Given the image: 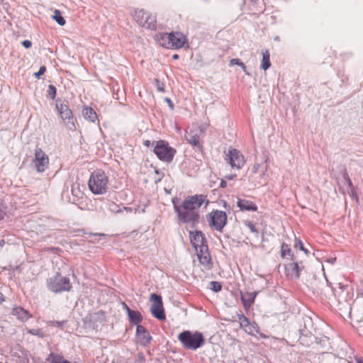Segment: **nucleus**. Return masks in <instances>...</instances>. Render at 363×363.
Instances as JSON below:
<instances>
[{
    "label": "nucleus",
    "instance_id": "f257e3e1",
    "mask_svg": "<svg viewBox=\"0 0 363 363\" xmlns=\"http://www.w3.org/2000/svg\"><path fill=\"white\" fill-rule=\"evenodd\" d=\"M205 198L202 194L189 196L181 205L178 204L176 199H173L174 209L177 214L179 221L192 225L199 223L200 218L199 211L205 202Z\"/></svg>",
    "mask_w": 363,
    "mask_h": 363
},
{
    "label": "nucleus",
    "instance_id": "f03ea898",
    "mask_svg": "<svg viewBox=\"0 0 363 363\" xmlns=\"http://www.w3.org/2000/svg\"><path fill=\"white\" fill-rule=\"evenodd\" d=\"M178 340L185 349L191 350H196L205 342L203 334L199 331L184 330L178 335Z\"/></svg>",
    "mask_w": 363,
    "mask_h": 363
},
{
    "label": "nucleus",
    "instance_id": "7ed1b4c3",
    "mask_svg": "<svg viewBox=\"0 0 363 363\" xmlns=\"http://www.w3.org/2000/svg\"><path fill=\"white\" fill-rule=\"evenodd\" d=\"M108 178L106 174L101 171L94 172L89 180V187L94 194H103L106 192Z\"/></svg>",
    "mask_w": 363,
    "mask_h": 363
},
{
    "label": "nucleus",
    "instance_id": "20e7f679",
    "mask_svg": "<svg viewBox=\"0 0 363 363\" xmlns=\"http://www.w3.org/2000/svg\"><path fill=\"white\" fill-rule=\"evenodd\" d=\"M47 288L51 292L57 294L63 291H69L72 289V285L69 282V279L63 277L59 273H57L53 277L47 279Z\"/></svg>",
    "mask_w": 363,
    "mask_h": 363
},
{
    "label": "nucleus",
    "instance_id": "39448f33",
    "mask_svg": "<svg viewBox=\"0 0 363 363\" xmlns=\"http://www.w3.org/2000/svg\"><path fill=\"white\" fill-rule=\"evenodd\" d=\"M154 152L160 160L171 162L173 160L176 150L170 147L167 142L161 140L156 143Z\"/></svg>",
    "mask_w": 363,
    "mask_h": 363
},
{
    "label": "nucleus",
    "instance_id": "423d86ee",
    "mask_svg": "<svg viewBox=\"0 0 363 363\" xmlns=\"http://www.w3.org/2000/svg\"><path fill=\"white\" fill-rule=\"evenodd\" d=\"M209 225L218 231H222L227 223L226 213L223 211H213L208 215Z\"/></svg>",
    "mask_w": 363,
    "mask_h": 363
},
{
    "label": "nucleus",
    "instance_id": "0eeeda50",
    "mask_svg": "<svg viewBox=\"0 0 363 363\" xmlns=\"http://www.w3.org/2000/svg\"><path fill=\"white\" fill-rule=\"evenodd\" d=\"M135 18L140 26L150 30L155 29L156 17L151 13L144 10H139L135 11Z\"/></svg>",
    "mask_w": 363,
    "mask_h": 363
},
{
    "label": "nucleus",
    "instance_id": "6e6552de",
    "mask_svg": "<svg viewBox=\"0 0 363 363\" xmlns=\"http://www.w3.org/2000/svg\"><path fill=\"white\" fill-rule=\"evenodd\" d=\"M225 160L233 169H240L245 163L244 156L241 152L233 147H230L226 152Z\"/></svg>",
    "mask_w": 363,
    "mask_h": 363
},
{
    "label": "nucleus",
    "instance_id": "1a4fd4ad",
    "mask_svg": "<svg viewBox=\"0 0 363 363\" xmlns=\"http://www.w3.org/2000/svg\"><path fill=\"white\" fill-rule=\"evenodd\" d=\"M150 301L152 302L150 307L152 315L160 320H164L166 318L162 297L156 294L150 295Z\"/></svg>",
    "mask_w": 363,
    "mask_h": 363
},
{
    "label": "nucleus",
    "instance_id": "9d476101",
    "mask_svg": "<svg viewBox=\"0 0 363 363\" xmlns=\"http://www.w3.org/2000/svg\"><path fill=\"white\" fill-rule=\"evenodd\" d=\"M56 108L60 115L61 118L65 123L67 128L72 130H75L76 126L73 121L72 113L69 107L64 104H57Z\"/></svg>",
    "mask_w": 363,
    "mask_h": 363
},
{
    "label": "nucleus",
    "instance_id": "9b49d317",
    "mask_svg": "<svg viewBox=\"0 0 363 363\" xmlns=\"http://www.w3.org/2000/svg\"><path fill=\"white\" fill-rule=\"evenodd\" d=\"M49 159L45 153L40 149L35 150V159L33 161V165L38 172H43L48 166Z\"/></svg>",
    "mask_w": 363,
    "mask_h": 363
},
{
    "label": "nucleus",
    "instance_id": "f8f14e48",
    "mask_svg": "<svg viewBox=\"0 0 363 363\" xmlns=\"http://www.w3.org/2000/svg\"><path fill=\"white\" fill-rule=\"evenodd\" d=\"M196 255L201 264L204 267L205 269L208 270L211 269L213 263L208 252V247H202V249L196 252Z\"/></svg>",
    "mask_w": 363,
    "mask_h": 363
},
{
    "label": "nucleus",
    "instance_id": "ddd939ff",
    "mask_svg": "<svg viewBox=\"0 0 363 363\" xmlns=\"http://www.w3.org/2000/svg\"><path fill=\"white\" fill-rule=\"evenodd\" d=\"M190 240L196 252L202 249V247H208L204 235L201 231L190 233Z\"/></svg>",
    "mask_w": 363,
    "mask_h": 363
},
{
    "label": "nucleus",
    "instance_id": "4468645a",
    "mask_svg": "<svg viewBox=\"0 0 363 363\" xmlns=\"http://www.w3.org/2000/svg\"><path fill=\"white\" fill-rule=\"evenodd\" d=\"M135 335L138 342L143 346L147 345L152 340L149 332L141 325H137Z\"/></svg>",
    "mask_w": 363,
    "mask_h": 363
},
{
    "label": "nucleus",
    "instance_id": "2eb2a0df",
    "mask_svg": "<svg viewBox=\"0 0 363 363\" xmlns=\"http://www.w3.org/2000/svg\"><path fill=\"white\" fill-rule=\"evenodd\" d=\"M201 134V130L200 129H191L186 133L185 138L189 144L192 145L194 147L201 149V146L199 141Z\"/></svg>",
    "mask_w": 363,
    "mask_h": 363
},
{
    "label": "nucleus",
    "instance_id": "dca6fc26",
    "mask_svg": "<svg viewBox=\"0 0 363 363\" xmlns=\"http://www.w3.org/2000/svg\"><path fill=\"white\" fill-rule=\"evenodd\" d=\"M172 40L170 41L171 48L169 49H179L182 48L186 41V37L179 32L171 33Z\"/></svg>",
    "mask_w": 363,
    "mask_h": 363
},
{
    "label": "nucleus",
    "instance_id": "f3484780",
    "mask_svg": "<svg viewBox=\"0 0 363 363\" xmlns=\"http://www.w3.org/2000/svg\"><path fill=\"white\" fill-rule=\"evenodd\" d=\"M286 275L291 277H295L298 279L300 277L299 272L301 267L298 266L297 262H292L288 264L286 267Z\"/></svg>",
    "mask_w": 363,
    "mask_h": 363
},
{
    "label": "nucleus",
    "instance_id": "a211bd4d",
    "mask_svg": "<svg viewBox=\"0 0 363 363\" xmlns=\"http://www.w3.org/2000/svg\"><path fill=\"white\" fill-rule=\"evenodd\" d=\"M127 313L128 315L129 321L134 325H138L142 320L143 317L141 315V313L138 311H133L130 308H129L125 304H124Z\"/></svg>",
    "mask_w": 363,
    "mask_h": 363
},
{
    "label": "nucleus",
    "instance_id": "6ab92c4d",
    "mask_svg": "<svg viewBox=\"0 0 363 363\" xmlns=\"http://www.w3.org/2000/svg\"><path fill=\"white\" fill-rule=\"evenodd\" d=\"M237 206L240 208L241 211H256L257 210V207L255 205V203L245 199H238Z\"/></svg>",
    "mask_w": 363,
    "mask_h": 363
},
{
    "label": "nucleus",
    "instance_id": "aec40b11",
    "mask_svg": "<svg viewBox=\"0 0 363 363\" xmlns=\"http://www.w3.org/2000/svg\"><path fill=\"white\" fill-rule=\"evenodd\" d=\"M12 314L21 321H26L31 316L29 312L22 307L13 308Z\"/></svg>",
    "mask_w": 363,
    "mask_h": 363
},
{
    "label": "nucleus",
    "instance_id": "412c9836",
    "mask_svg": "<svg viewBox=\"0 0 363 363\" xmlns=\"http://www.w3.org/2000/svg\"><path fill=\"white\" fill-rule=\"evenodd\" d=\"M257 294V292H252L242 295L241 300L245 308H250L252 306V304L254 303Z\"/></svg>",
    "mask_w": 363,
    "mask_h": 363
},
{
    "label": "nucleus",
    "instance_id": "4be33fe9",
    "mask_svg": "<svg viewBox=\"0 0 363 363\" xmlns=\"http://www.w3.org/2000/svg\"><path fill=\"white\" fill-rule=\"evenodd\" d=\"M157 38L162 46L169 49L171 48L170 41L172 40L171 37V33H160L157 35Z\"/></svg>",
    "mask_w": 363,
    "mask_h": 363
},
{
    "label": "nucleus",
    "instance_id": "5701e85b",
    "mask_svg": "<svg viewBox=\"0 0 363 363\" xmlns=\"http://www.w3.org/2000/svg\"><path fill=\"white\" fill-rule=\"evenodd\" d=\"M82 114L85 119L91 122H95L97 120V114L92 108H84L82 111Z\"/></svg>",
    "mask_w": 363,
    "mask_h": 363
},
{
    "label": "nucleus",
    "instance_id": "b1692460",
    "mask_svg": "<svg viewBox=\"0 0 363 363\" xmlns=\"http://www.w3.org/2000/svg\"><path fill=\"white\" fill-rule=\"evenodd\" d=\"M269 58H270V54H269V50H266L264 52H262V60L261 67L264 70H267L271 66V62H270Z\"/></svg>",
    "mask_w": 363,
    "mask_h": 363
},
{
    "label": "nucleus",
    "instance_id": "393cba45",
    "mask_svg": "<svg viewBox=\"0 0 363 363\" xmlns=\"http://www.w3.org/2000/svg\"><path fill=\"white\" fill-rule=\"evenodd\" d=\"M238 319L241 328H243L245 330V331H252L250 328L251 325L250 320L246 316H245L244 315H239Z\"/></svg>",
    "mask_w": 363,
    "mask_h": 363
},
{
    "label": "nucleus",
    "instance_id": "a878e982",
    "mask_svg": "<svg viewBox=\"0 0 363 363\" xmlns=\"http://www.w3.org/2000/svg\"><path fill=\"white\" fill-rule=\"evenodd\" d=\"M52 18L60 25L64 26L66 23L64 17L62 16L61 12L59 10H55Z\"/></svg>",
    "mask_w": 363,
    "mask_h": 363
},
{
    "label": "nucleus",
    "instance_id": "bb28decb",
    "mask_svg": "<svg viewBox=\"0 0 363 363\" xmlns=\"http://www.w3.org/2000/svg\"><path fill=\"white\" fill-rule=\"evenodd\" d=\"M317 344L322 345L323 347H328L329 346V338L325 335L315 337Z\"/></svg>",
    "mask_w": 363,
    "mask_h": 363
},
{
    "label": "nucleus",
    "instance_id": "cd10ccee",
    "mask_svg": "<svg viewBox=\"0 0 363 363\" xmlns=\"http://www.w3.org/2000/svg\"><path fill=\"white\" fill-rule=\"evenodd\" d=\"M230 65H238V66H241V68L244 71V72L247 74V75H250V73L247 71V68H246V66L244 65V63H242L240 60L239 59H237V58H233L232 60H230Z\"/></svg>",
    "mask_w": 363,
    "mask_h": 363
},
{
    "label": "nucleus",
    "instance_id": "c85d7f7f",
    "mask_svg": "<svg viewBox=\"0 0 363 363\" xmlns=\"http://www.w3.org/2000/svg\"><path fill=\"white\" fill-rule=\"evenodd\" d=\"M71 191L74 197L80 198L82 196V192L79 190V184H74L72 186Z\"/></svg>",
    "mask_w": 363,
    "mask_h": 363
},
{
    "label": "nucleus",
    "instance_id": "c756f323",
    "mask_svg": "<svg viewBox=\"0 0 363 363\" xmlns=\"http://www.w3.org/2000/svg\"><path fill=\"white\" fill-rule=\"evenodd\" d=\"M210 289L214 292H218L222 289V284L218 281H211Z\"/></svg>",
    "mask_w": 363,
    "mask_h": 363
},
{
    "label": "nucleus",
    "instance_id": "7c9ffc66",
    "mask_svg": "<svg viewBox=\"0 0 363 363\" xmlns=\"http://www.w3.org/2000/svg\"><path fill=\"white\" fill-rule=\"evenodd\" d=\"M291 252V249L289 245L286 244H283L281 250V255L282 257H286V256H289Z\"/></svg>",
    "mask_w": 363,
    "mask_h": 363
},
{
    "label": "nucleus",
    "instance_id": "2f4dec72",
    "mask_svg": "<svg viewBox=\"0 0 363 363\" xmlns=\"http://www.w3.org/2000/svg\"><path fill=\"white\" fill-rule=\"evenodd\" d=\"M108 210L113 213L121 212L120 206L113 202L108 203Z\"/></svg>",
    "mask_w": 363,
    "mask_h": 363
},
{
    "label": "nucleus",
    "instance_id": "473e14b6",
    "mask_svg": "<svg viewBox=\"0 0 363 363\" xmlns=\"http://www.w3.org/2000/svg\"><path fill=\"white\" fill-rule=\"evenodd\" d=\"M155 85L157 87V89L160 92H164L165 86L164 83L161 82L158 79H155Z\"/></svg>",
    "mask_w": 363,
    "mask_h": 363
},
{
    "label": "nucleus",
    "instance_id": "72a5a7b5",
    "mask_svg": "<svg viewBox=\"0 0 363 363\" xmlns=\"http://www.w3.org/2000/svg\"><path fill=\"white\" fill-rule=\"evenodd\" d=\"M28 333L31 335L38 336L39 337H44V334L40 329H29Z\"/></svg>",
    "mask_w": 363,
    "mask_h": 363
},
{
    "label": "nucleus",
    "instance_id": "f704fd0d",
    "mask_svg": "<svg viewBox=\"0 0 363 363\" xmlns=\"http://www.w3.org/2000/svg\"><path fill=\"white\" fill-rule=\"evenodd\" d=\"M48 92L52 99H54L55 98L57 89L54 85L50 84L48 86Z\"/></svg>",
    "mask_w": 363,
    "mask_h": 363
},
{
    "label": "nucleus",
    "instance_id": "c9c22d12",
    "mask_svg": "<svg viewBox=\"0 0 363 363\" xmlns=\"http://www.w3.org/2000/svg\"><path fill=\"white\" fill-rule=\"evenodd\" d=\"M246 226L250 229V230L252 232V233H256V234H258V231L255 225V224L251 222V221H247L246 223Z\"/></svg>",
    "mask_w": 363,
    "mask_h": 363
},
{
    "label": "nucleus",
    "instance_id": "e433bc0d",
    "mask_svg": "<svg viewBox=\"0 0 363 363\" xmlns=\"http://www.w3.org/2000/svg\"><path fill=\"white\" fill-rule=\"evenodd\" d=\"M295 247H298L300 248L301 250L303 251L306 255H308V253L309 252L308 250H306L304 247H303V244L301 240H297L296 241V243H295Z\"/></svg>",
    "mask_w": 363,
    "mask_h": 363
},
{
    "label": "nucleus",
    "instance_id": "4c0bfd02",
    "mask_svg": "<svg viewBox=\"0 0 363 363\" xmlns=\"http://www.w3.org/2000/svg\"><path fill=\"white\" fill-rule=\"evenodd\" d=\"M66 321H57V320H52L50 322V325L54 327H58L61 328L62 325L65 323Z\"/></svg>",
    "mask_w": 363,
    "mask_h": 363
},
{
    "label": "nucleus",
    "instance_id": "58836bf2",
    "mask_svg": "<svg viewBox=\"0 0 363 363\" xmlns=\"http://www.w3.org/2000/svg\"><path fill=\"white\" fill-rule=\"evenodd\" d=\"M46 71V67L45 66H41L38 70V72H35L34 74L35 77L38 79H39L40 77V76H42L45 72Z\"/></svg>",
    "mask_w": 363,
    "mask_h": 363
},
{
    "label": "nucleus",
    "instance_id": "ea45409f",
    "mask_svg": "<svg viewBox=\"0 0 363 363\" xmlns=\"http://www.w3.org/2000/svg\"><path fill=\"white\" fill-rule=\"evenodd\" d=\"M21 44L26 48H30L32 45L31 42L28 40H25L22 41Z\"/></svg>",
    "mask_w": 363,
    "mask_h": 363
},
{
    "label": "nucleus",
    "instance_id": "a19ab883",
    "mask_svg": "<svg viewBox=\"0 0 363 363\" xmlns=\"http://www.w3.org/2000/svg\"><path fill=\"white\" fill-rule=\"evenodd\" d=\"M164 101L167 103L171 110L174 109V104L169 98H165Z\"/></svg>",
    "mask_w": 363,
    "mask_h": 363
},
{
    "label": "nucleus",
    "instance_id": "79ce46f5",
    "mask_svg": "<svg viewBox=\"0 0 363 363\" xmlns=\"http://www.w3.org/2000/svg\"><path fill=\"white\" fill-rule=\"evenodd\" d=\"M338 285H339L340 289L342 291V293H343L345 290H347V293H349L348 286H345L344 284H342L341 283H339Z\"/></svg>",
    "mask_w": 363,
    "mask_h": 363
},
{
    "label": "nucleus",
    "instance_id": "37998d69",
    "mask_svg": "<svg viewBox=\"0 0 363 363\" xmlns=\"http://www.w3.org/2000/svg\"><path fill=\"white\" fill-rule=\"evenodd\" d=\"M259 167H260V164H255L253 167H252V172L253 173H257L258 172V169H259Z\"/></svg>",
    "mask_w": 363,
    "mask_h": 363
},
{
    "label": "nucleus",
    "instance_id": "c03bdc74",
    "mask_svg": "<svg viewBox=\"0 0 363 363\" xmlns=\"http://www.w3.org/2000/svg\"><path fill=\"white\" fill-rule=\"evenodd\" d=\"M235 177H236V174H229V175H227L225 176V178L228 180H232Z\"/></svg>",
    "mask_w": 363,
    "mask_h": 363
},
{
    "label": "nucleus",
    "instance_id": "a18cd8bd",
    "mask_svg": "<svg viewBox=\"0 0 363 363\" xmlns=\"http://www.w3.org/2000/svg\"><path fill=\"white\" fill-rule=\"evenodd\" d=\"M227 186V182L225 180H221L220 186L222 188H225Z\"/></svg>",
    "mask_w": 363,
    "mask_h": 363
},
{
    "label": "nucleus",
    "instance_id": "49530a36",
    "mask_svg": "<svg viewBox=\"0 0 363 363\" xmlns=\"http://www.w3.org/2000/svg\"><path fill=\"white\" fill-rule=\"evenodd\" d=\"M150 144H151V142H150V140H145V141L144 142V145H145V146H147V147H149V146L150 145Z\"/></svg>",
    "mask_w": 363,
    "mask_h": 363
},
{
    "label": "nucleus",
    "instance_id": "de8ad7c7",
    "mask_svg": "<svg viewBox=\"0 0 363 363\" xmlns=\"http://www.w3.org/2000/svg\"><path fill=\"white\" fill-rule=\"evenodd\" d=\"M5 241L4 240H0V249L4 245Z\"/></svg>",
    "mask_w": 363,
    "mask_h": 363
},
{
    "label": "nucleus",
    "instance_id": "09e8293b",
    "mask_svg": "<svg viewBox=\"0 0 363 363\" xmlns=\"http://www.w3.org/2000/svg\"><path fill=\"white\" fill-rule=\"evenodd\" d=\"M3 301H4L3 294L0 292V303H1Z\"/></svg>",
    "mask_w": 363,
    "mask_h": 363
},
{
    "label": "nucleus",
    "instance_id": "8fccbe9b",
    "mask_svg": "<svg viewBox=\"0 0 363 363\" xmlns=\"http://www.w3.org/2000/svg\"><path fill=\"white\" fill-rule=\"evenodd\" d=\"M172 57H173V59L177 60L179 58V56H178V55H174Z\"/></svg>",
    "mask_w": 363,
    "mask_h": 363
},
{
    "label": "nucleus",
    "instance_id": "3c124183",
    "mask_svg": "<svg viewBox=\"0 0 363 363\" xmlns=\"http://www.w3.org/2000/svg\"><path fill=\"white\" fill-rule=\"evenodd\" d=\"M347 180H348V184H349V185H350V186H351V185H352V182H351V180H350L349 178H347Z\"/></svg>",
    "mask_w": 363,
    "mask_h": 363
},
{
    "label": "nucleus",
    "instance_id": "603ef678",
    "mask_svg": "<svg viewBox=\"0 0 363 363\" xmlns=\"http://www.w3.org/2000/svg\"><path fill=\"white\" fill-rule=\"evenodd\" d=\"M357 363H363V360H362V359H357Z\"/></svg>",
    "mask_w": 363,
    "mask_h": 363
},
{
    "label": "nucleus",
    "instance_id": "864d4df0",
    "mask_svg": "<svg viewBox=\"0 0 363 363\" xmlns=\"http://www.w3.org/2000/svg\"><path fill=\"white\" fill-rule=\"evenodd\" d=\"M274 40L279 41V38L278 36H277V37L274 38Z\"/></svg>",
    "mask_w": 363,
    "mask_h": 363
},
{
    "label": "nucleus",
    "instance_id": "5fc2aeb1",
    "mask_svg": "<svg viewBox=\"0 0 363 363\" xmlns=\"http://www.w3.org/2000/svg\"><path fill=\"white\" fill-rule=\"evenodd\" d=\"M339 297H340V298H345V297L343 296V295H342V294H340V295H339Z\"/></svg>",
    "mask_w": 363,
    "mask_h": 363
},
{
    "label": "nucleus",
    "instance_id": "6e6d98bb",
    "mask_svg": "<svg viewBox=\"0 0 363 363\" xmlns=\"http://www.w3.org/2000/svg\"><path fill=\"white\" fill-rule=\"evenodd\" d=\"M250 1H252V2H255V1H257V0H250Z\"/></svg>",
    "mask_w": 363,
    "mask_h": 363
},
{
    "label": "nucleus",
    "instance_id": "4d7b16f0",
    "mask_svg": "<svg viewBox=\"0 0 363 363\" xmlns=\"http://www.w3.org/2000/svg\"><path fill=\"white\" fill-rule=\"evenodd\" d=\"M76 200L74 199L72 202L74 203Z\"/></svg>",
    "mask_w": 363,
    "mask_h": 363
}]
</instances>
